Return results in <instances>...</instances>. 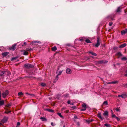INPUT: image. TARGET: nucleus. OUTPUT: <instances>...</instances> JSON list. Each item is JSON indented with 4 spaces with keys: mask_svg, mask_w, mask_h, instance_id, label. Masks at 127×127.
<instances>
[{
    "mask_svg": "<svg viewBox=\"0 0 127 127\" xmlns=\"http://www.w3.org/2000/svg\"><path fill=\"white\" fill-rule=\"evenodd\" d=\"M74 118L75 119H78V118L76 116H74Z\"/></svg>",
    "mask_w": 127,
    "mask_h": 127,
    "instance_id": "obj_50",
    "label": "nucleus"
},
{
    "mask_svg": "<svg viewBox=\"0 0 127 127\" xmlns=\"http://www.w3.org/2000/svg\"><path fill=\"white\" fill-rule=\"evenodd\" d=\"M11 74L10 72L9 71H1L0 75V81L3 80V76H9Z\"/></svg>",
    "mask_w": 127,
    "mask_h": 127,
    "instance_id": "obj_1",
    "label": "nucleus"
},
{
    "mask_svg": "<svg viewBox=\"0 0 127 127\" xmlns=\"http://www.w3.org/2000/svg\"><path fill=\"white\" fill-rule=\"evenodd\" d=\"M125 76H127V73L125 74Z\"/></svg>",
    "mask_w": 127,
    "mask_h": 127,
    "instance_id": "obj_59",
    "label": "nucleus"
},
{
    "mask_svg": "<svg viewBox=\"0 0 127 127\" xmlns=\"http://www.w3.org/2000/svg\"><path fill=\"white\" fill-rule=\"evenodd\" d=\"M27 44V43L26 42H24V44L22 45L23 46H25V45Z\"/></svg>",
    "mask_w": 127,
    "mask_h": 127,
    "instance_id": "obj_43",
    "label": "nucleus"
},
{
    "mask_svg": "<svg viewBox=\"0 0 127 127\" xmlns=\"http://www.w3.org/2000/svg\"><path fill=\"white\" fill-rule=\"evenodd\" d=\"M112 117L113 118H115L116 116V115H115L113 114L112 115Z\"/></svg>",
    "mask_w": 127,
    "mask_h": 127,
    "instance_id": "obj_47",
    "label": "nucleus"
},
{
    "mask_svg": "<svg viewBox=\"0 0 127 127\" xmlns=\"http://www.w3.org/2000/svg\"><path fill=\"white\" fill-rule=\"evenodd\" d=\"M57 114L61 118H63V117L62 115L61 114V113H58Z\"/></svg>",
    "mask_w": 127,
    "mask_h": 127,
    "instance_id": "obj_25",
    "label": "nucleus"
},
{
    "mask_svg": "<svg viewBox=\"0 0 127 127\" xmlns=\"http://www.w3.org/2000/svg\"><path fill=\"white\" fill-rule=\"evenodd\" d=\"M69 94H67L64 95V96L65 97H68L69 96Z\"/></svg>",
    "mask_w": 127,
    "mask_h": 127,
    "instance_id": "obj_41",
    "label": "nucleus"
},
{
    "mask_svg": "<svg viewBox=\"0 0 127 127\" xmlns=\"http://www.w3.org/2000/svg\"><path fill=\"white\" fill-rule=\"evenodd\" d=\"M51 50L53 51H55L57 49V47L55 46L51 48Z\"/></svg>",
    "mask_w": 127,
    "mask_h": 127,
    "instance_id": "obj_19",
    "label": "nucleus"
},
{
    "mask_svg": "<svg viewBox=\"0 0 127 127\" xmlns=\"http://www.w3.org/2000/svg\"><path fill=\"white\" fill-rule=\"evenodd\" d=\"M27 51H31L32 50V49L31 48H27L26 49Z\"/></svg>",
    "mask_w": 127,
    "mask_h": 127,
    "instance_id": "obj_27",
    "label": "nucleus"
},
{
    "mask_svg": "<svg viewBox=\"0 0 127 127\" xmlns=\"http://www.w3.org/2000/svg\"><path fill=\"white\" fill-rule=\"evenodd\" d=\"M104 125L106 127H111L110 125L109 124H105Z\"/></svg>",
    "mask_w": 127,
    "mask_h": 127,
    "instance_id": "obj_30",
    "label": "nucleus"
},
{
    "mask_svg": "<svg viewBox=\"0 0 127 127\" xmlns=\"http://www.w3.org/2000/svg\"><path fill=\"white\" fill-rule=\"evenodd\" d=\"M40 119L42 120V121H47V119L45 118L44 117H41L40 118Z\"/></svg>",
    "mask_w": 127,
    "mask_h": 127,
    "instance_id": "obj_18",
    "label": "nucleus"
},
{
    "mask_svg": "<svg viewBox=\"0 0 127 127\" xmlns=\"http://www.w3.org/2000/svg\"><path fill=\"white\" fill-rule=\"evenodd\" d=\"M118 96L119 97H121L122 98H125L127 97V95L126 94H123L122 95H118Z\"/></svg>",
    "mask_w": 127,
    "mask_h": 127,
    "instance_id": "obj_5",
    "label": "nucleus"
},
{
    "mask_svg": "<svg viewBox=\"0 0 127 127\" xmlns=\"http://www.w3.org/2000/svg\"><path fill=\"white\" fill-rule=\"evenodd\" d=\"M16 44H14L10 48V49L11 50L14 51L16 48Z\"/></svg>",
    "mask_w": 127,
    "mask_h": 127,
    "instance_id": "obj_8",
    "label": "nucleus"
},
{
    "mask_svg": "<svg viewBox=\"0 0 127 127\" xmlns=\"http://www.w3.org/2000/svg\"><path fill=\"white\" fill-rule=\"evenodd\" d=\"M100 39L98 37L97 38V42L96 44H95V46L96 47H98L100 45Z\"/></svg>",
    "mask_w": 127,
    "mask_h": 127,
    "instance_id": "obj_3",
    "label": "nucleus"
},
{
    "mask_svg": "<svg viewBox=\"0 0 127 127\" xmlns=\"http://www.w3.org/2000/svg\"><path fill=\"white\" fill-rule=\"evenodd\" d=\"M62 71H60L58 73V75H61V74H62Z\"/></svg>",
    "mask_w": 127,
    "mask_h": 127,
    "instance_id": "obj_37",
    "label": "nucleus"
},
{
    "mask_svg": "<svg viewBox=\"0 0 127 127\" xmlns=\"http://www.w3.org/2000/svg\"><path fill=\"white\" fill-rule=\"evenodd\" d=\"M23 95V94L22 92H19L18 93V96H20Z\"/></svg>",
    "mask_w": 127,
    "mask_h": 127,
    "instance_id": "obj_29",
    "label": "nucleus"
},
{
    "mask_svg": "<svg viewBox=\"0 0 127 127\" xmlns=\"http://www.w3.org/2000/svg\"><path fill=\"white\" fill-rule=\"evenodd\" d=\"M125 31L126 33H127V29H125Z\"/></svg>",
    "mask_w": 127,
    "mask_h": 127,
    "instance_id": "obj_56",
    "label": "nucleus"
},
{
    "mask_svg": "<svg viewBox=\"0 0 127 127\" xmlns=\"http://www.w3.org/2000/svg\"><path fill=\"white\" fill-rule=\"evenodd\" d=\"M90 122H92L93 121H94V120L93 119H92L90 120Z\"/></svg>",
    "mask_w": 127,
    "mask_h": 127,
    "instance_id": "obj_57",
    "label": "nucleus"
},
{
    "mask_svg": "<svg viewBox=\"0 0 127 127\" xmlns=\"http://www.w3.org/2000/svg\"><path fill=\"white\" fill-rule=\"evenodd\" d=\"M117 48L116 47H114V50L116 49Z\"/></svg>",
    "mask_w": 127,
    "mask_h": 127,
    "instance_id": "obj_58",
    "label": "nucleus"
},
{
    "mask_svg": "<svg viewBox=\"0 0 127 127\" xmlns=\"http://www.w3.org/2000/svg\"><path fill=\"white\" fill-rule=\"evenodd\" d=\"M17 57H13L11 59V61H12L14 60H16L17 59Z\"/></svg>",
    "mask_w": 127,
    "mask_h": 127,
    "instance_id": "obj_28",
    "label": "nucleus"
},
{
    "mask_svg": "<svg viewBox=\"0 0 127 127\" xmlns=\"http://www.w3.org/2000/svg\"><path fill=\"white\" fill-rule=\"evenodd\" d=\"M103 104H105V105H108V102L107 101H105L103 103Z\"/></svg>",
    "mask_w": 127,
    "mask_h": 127,
    "instance_id": "obj_31",
    "label": "nucleus"
},
{
    "mask_svg": "<svg viewBox=\"0 0 127 127\" xmlns=\"http://www.w3.org/2000/svg\"><path fill=\"white\" fill-rule=\"evenodd\" d=\"M39 42H40V41H36L33 42H32V43H39Z\"/></svg>",
    "mask_w": 127,
    "mask_h": 127,
    "instance_id": "obj_34",
    "label": "nucleus"
},
{
    "mask_svg": "<svg viewBox=\"0 0 127 127\" xmlns=\"http://www.w3.org/2000/svg\"><path fill=\"white\" fill-rule=\"evenodd\" d=\"M89 53L91 54L93 56H97L96 54L95 53H94V52H89Z\"/></svg>",
    "mask_w": 127,
    "mask_h": 127,
    "instance_id": "obj_20",
    "label": "nucleus"
},
{
    "mask_svg": "<svg viewBox=\"0 0 127 127\" xmlns=\"http://www.w3.org/2000/svg\"><path fill=\"white\" fill-rule=\"evenodd\" d=\"M45 110L46 111H48L49 112L53 113L54 112V111L52 109H45Z\"/></svg>",
    "mask_w": 127,
    "mask_h": 127,
    "instance_id": "obj_11",
    "label": "nucleus"
},
{
    "mask_svg": "<svg viewBox=\"0 0 127 127\" xmlns=\"http://www.w3.org/2000/svg\"><path fill=\"white\" fill-rule=\"evenodd\" d=\"M70 104H71V105H73L74 104L73 103H70Z\"/></svg>",
    "mask_w": 127,
    "mask_h": 127,
    "instance_id": "obj_62",
    "label": "nucleus"
},
{
    "mask_svg": "<svg viewBox=\"0 0 127 127\" xmlns=\"http://www.w3.org/2000/svg\"><path fill=\"white\" fill-rule=\"evenodd\" d=\"M115 109L117 112L119 111L120 113V110L118 108H116Z\"/></svg>",
    "mask_w": 127,
    "mask_h": 127,
    "instance_id": "obj_33",
    "label": "nucleus"
},
{
    "mask_svg": "<svg viewBox=\"0 0 127 127\" xmlns=\"http://www.w3.org/2000/svg\"><path fill=\"white\" fill-rule=\"evenodd\" d=\"M1 95H0V100H1Z\"/></svg>",
    "mask_w": 127,
    "mask_h": 127,
    "instance_id": "obj_60",
    "label": "nucleus"
},
{
    "mask_svg": "<svg viewBox=\"0 0 127 127\" xmlns=\"http://www.w3.org/2000/svg\"><path fill=\"white\" fill-rule=\"evenodd\" d=\"M26 94H28V95H29V94L28 93H26Z\"/></svg>",
    "mask_w": 127,
    "mask_h": 127,
    "instance_id": "obj_63",
    "label": "nucleus"
},
{
    "mask_svg": "<svg viewBox=\"0 0 127 127\" xmlns=\"http://www.w3.org/2000/svg\"><path fill=\"white\" fill-rule=\"evenodd\" d=\"M20 124V123L19 122H18L17 123V125L19 126Z\"/></svg>",
    "mask_w": 127,
    "mask_h": 127,
    "instance_id": "obj_42",
    "label": "nucleus"
},
{
    "mask_svg": "<svg viewBox=\"0 0 127 127\" xmlns=\"http://www.w3.org/2000/svg\"><path fill=\"white\" fill-rule=\"evenodd\" d=\"M77 125L79 126H80V123L79 122H78L77 123Z\"/></svg>",
    "mask_w": 127,
    "mask_h": 127,
    "instance_id": "obj_52",
    "label": "nucleus"
},
{
    "mask_svg": "<svg viewBox=\"0 0 127 127\" xmlns=\"http://www.w3.org/2000/svg\"><path fill=\"white\" fill-rule=\"evenodd\" d=\"M103 62L102 61H99L98 62V63L99 64H101Z\"/></svg>",
    "mask_w": 127,
    "mask_h": 127,
    "instance_id": "obj_45",
    "label": "nucleus"
},
{
    "mask_svg": "<svg viewBox=\"0 0 127 127\" xmlns=\"http://www.w3.org/2000/svg\"><path fill=\"white\" fill-rule=\"evenodd\" d=\"M66 72L68 74H70L71 72V70L69 68L67 69L66 70Z\"/></svg>",
    "mask_w": 127,
    "mask_h": 127,
    "instance_id": "obj_10",
    "label": "nucleus"
},
{
    "mask_svg": "<svg viewBox=\"0 0 127 127\" xmlns=\"http://www.w3.org/2000/svg\"><path fill=\"white\" fill-rule=\"evenodd\" d=\"M85 42L88 43H91V41L88 39H87L85 40Z\"/></svg>",
    "mask_w": 127,
    "mask_h": 127,
    "instance_id": "obj_22",
    "label": "nucleus"
},
{
    "mask_svg": "<svg viewBox=\"0 0 127 127\" xmlns=\"http://www.w3.org/2000/svg\"><path fill=\"white\" fill-rule=\"evenodd\" d=\"M83 39H80V41H83Z\"/></svg>",
    "mask_w": 127,
    "mask_h": 127,
    "instance_id": "obj_61",
    "label": "nucleus"
},
{
    "mask_svg": "<svg viewBox=\"0 0 127 127\" xmlns=\"http://www.w3.org/2000/svg\"><path fill=\"white\" fill-rule=\"evenodd\" d=\"M122 7H121L120 6L118 7L116 10L117 12H120V10L122 9Z\"/></svg>",
    "mask_w": 127,
    "mask_h": 127,
    "instance_id": "obj_16",
    "label": "nucleus"
},
{
    "mask_svg": "<svg viewBox=\"0 0 127 127\" xmlns=\"http://www.w3.org/2000/svg\"><path fill=\"white\" fill-rule=\"evenodd\" d=\"M124 86L125 87L127 88V83L124 84Z\"/></svg>",
    "mask_w": 127,
    "mask_h": 127,
    "instance_id": "obj_46",
    "label": "nucleus"
},
{
    "mask_svg": "<svg viewBox=\"0 0 127 127\" xmlns=\"http://www.w3.org/2000/svg\"><path fill=\"white\" fill-rule=\"evenodd\" d=\"M4 103V102L3 100L0 101V106L3 105Z\"/></svg>",
    "mask_w": 127,
    "mask_h": 127,
    "instance_id": "obj_21",
    "label": "nucleus"
},
{
    "mask_svg": "<svg viewBox=\"0 0 127 127\" xmlns=\"http://www.w3.org/2000/svg\"><path fill=\"white\" fill-rule=\"evenodd\" d=\"M24 66L26 68L28 69L30 68L33 67V66L32 65L29 64H26L24 65Z\"/></svg>",
    "mask_w": 127,
    "mask_h": 127,
    "instance_id": "obj_2",
    "label": "nucleus"
},
{
    "mask_svg": "<svg viewBox=\"0 0 127 127\" xmlns=\"http://www.w3.org/2000/svg\"><path fill=\"white\" fill-rule=\"evenodd\" d=\"M65 108H62V109H61V110H64L65 109Z\"/></svg>",
    "mask_w": 127,
    "mask_h": 127,
    "instance_id": "obj_54",
    "label": "nucleus"
},
{
    "mask_svg": "<svg viewBox=\"0 0 127 127\" xmlns=\"http://www.w3.org/2000/svg\"><path fill=\"white\" fill-rule=\"evenodd\" d=\"M86 122H87L88 124H89L90 122V120H86Z\"/></svg>",
    "mask_w": 127,
    "mask_h": 127,
    "instance_id": "obj_40",
    "label": "nucleus"
},
{
    "mask_svg": "<svg viewBox=\"0 0 127 127\" xmlns=\"http://www.w3.org/2000/svg\"><path fill=\"white\" fill-rule=\"evenodd\" d=\"M51 125L52 126H54L55 125L52 122H51Z\"/></svg>",
    "mask_w": 127,
    "mask_h": 127,
    "instance_id": "obj_51",
    "label": "nucleus"
},
{
    "mask_svg": "<svg viewBox=\"0 0 127 127\" xmlns=\"http://www.w3.org/2000/svg\"><path fill=\"white\" fill-rule=\"evenodd\" d=\"M9 53L8 52H6L2 53V55L4 57H5Z\"/></svg>",
    "mask_w": 127,
    "mask_h": 127,
    "instance_id": "obj_13",
    "label": "nucleus"
},
{
    "mask_svg": "<svg viewBox=\"0 0 127 127\" xmlns=\"http://www.w3.org/2000/svg\"><path fill=\"white\" fill-rule=\"evenodd\" d=\"M11 104H7V105H6L5 106L7 107H9L10 106H11Z\"/></svg>",
    "mask_w": 127,
    "mask_h": 127,
    "instance_id": "obj_36",
    "label": "nucleus"
},
{
    "mask_svg": "<svg viewBox=\"0 0 127 127\" xmlns=\"http://www.w3.org/2000/svg\"><path fill=\"white\" fill-rule=\"evenodd\" d=\"M97 116L101 120H103V118L101 116V113H99L97 115Z\"/></svg>",
    "mask_w": 127,
    "mask_h": 127,
    "instance_id": "obj_9",
    "label": "nucleus"
},
{
    "mask_svg": "<svg viewBox=\"0 0 127 127\" xmlns=\"http://www.w3.org/2000/svg\"><path fill=\"white\" fill-rule=\"evenodd\" d=\"M126 33L125 31V30H123L121 32V34L122 35H123L125 34V33Z\"/></svg>",
    "mask_w": 127,
    "mask_h": 127,
    "instance_id": "obj_23",
    "label": "nucleus"
},
{
    "mask_svg": "<svg viewBox=\"0 0 127 127\" xmlns=\"http://www.w3.org/2000/svg\"><path fill=\"white\" fill-rule=\"evenodd\" d=\"M121 60H127V58L126 57H124L122 58Z\"/></svg>",
    "mask_w": 127,
    "mask_h": 127,
    "instance_id": "obj_32",
    "label": "nucleus"
},
{
    "mask_svg": "<svg viewBox=\"0 0 127 127\" xmlns=\"http://www.w3.org/2000/svg\"><path fill=\"white\" fill-rule=\"evenodd\" d=\"M8 119V118L7 117L5 116L1 120V122L3 123H5L7 121Z\"/></svg>",
    "mask_w": 127,
    "mask_h": 127,
    "instance_id": "obj_6",
    "label": "nucleus"
},
{
    "mask_svg": "<svg viewBox=\"0 0 127 127\" xmlns=\"http://www.w3.org/2000/svg\"><path fill=\"white\" fill-rule=\"evenodd\" d=\"M58 76L59 75H57L56 77V78L57 79V80H58V79L59 78Z\"/></svg>",
    "mask_w": 127,
    "mask_h": 127,
    "instance_id": "obj_48",
    "label": "nucleus"
},
{
    "mask_svg": "<svg viewBox=\"0 0 127 127\" xmlns=\"http://www.w3.org/2000/svg\"><path fill=\"white\" fill-rule=\"evenodd\" d=\"M16 127H19V126H17H17Z\"/></svg>",
    "mask_w": 127,
    "mask_h": 127,
    "instance_id": "obj_64",
    "label": "nucleus"
},
{
    "mask_svg": "<svg viewBox=\"0 0 127 127\" xmlns=\"http://www.w3.org/2000/svg\"><path fill=\"white\" fill-rule=\"evenodd\" d=\"M115 118L118 121H119L120 120L119 118H118L117 117H116Z\"/></svg>",
    "mask_w": 127,
    "mask_h": 127,
    "instance_id": "obj_44",
    "label": "nucleus"
},
{
    "mask_svg": "<svg viewBox=\"0 0 127 127\" xmlns=\"http://www.w3.org/2000/svg\"><path fill=\"white\" fill-rule=\"evenodd\" d=\"M41 85L43 87H44L46 85V84L44 83H42L41 84Z\"/></svg>",
    "mask_w": 127,
    "mask_h": 127,
    "instance_id": "obj_35",
    "label": "nucleus"
},
{
    "mask_svg": "<svg viewBox=\"0 0 127 127\" xmlns=\"http://www.w3.org/2000/svg\"><path fill=\"white\" fill-rule=\"evenodd\" d=\"M11 112V111H9L8 112H7V111H5L4 112V113H6V114H8L9 113H10Z\"/></svg>",
    "mask_w": 127,
    "mask_h": 127,
    "instance_id": "obj_38",
    "label": "nucleus"
},
{
    "mask_svg": "<svg viewBox=\"0 0 127 127\" xmlns=\"http://www.w3.org/2000/svg\"><path fill=\"white\" fill-rule=\"evenodd\" d=\"M9 92L7 90L3 92L2 94V97L4 98H5L6 96L8 94Z\"/></svg>",
    "mask_w": 127,
    "mask_h": 127,
    "instance_id": "obj_4",
    "label": "nucleus"
},
{
    "mask_svg": "<svg viewBox=\"0 0 127 127\" xmlns=\"http://www.w3.org/2000/svg\"><path fill=\"white\" fill-rule=\"evenodd\" d=\"M118 82L117 81H112L111 82H107V83L108 84H115L117 83Z\"/></svg>",
    "mask_w": 127,
    "mask_h": 127,
    "instance_id": "obj_15",
    "label": "nucleus"
},
{
    "mask_svg": "<svg viewBox=\"0 0 127 127\" xmlns=\"http://www.w3.org/2000/svg\"><path fill=\"white\" fill-rule=\"evenodd\" d=\"M113 24V23L112 22H110L109 24V25L110 26H111Z\"/></svg>",
    "mask_w": 127,
    "mask_h": 127,
    "instance_id": "obj_39",
    "label": "nucleus"
},
{
    "mask_svg": "<svg viewBox=\"0 0 127 127\" xmlns=\"http://www.w3.org/2000/svg\"><path fill=\"white\" fill-rule=\"evenodd\" d=\"M116 55L117 56H118L119 57H121L122 56V54L120 52H119L117 53L116 54Z\"/></svg>",
    "mask_w": 127,
    "mask_h": 127,
    "instance_id": "obj_17",
    "label": "nucleus"
},
{
    "mask_svg": "<svg viewBox=\"0 0 127 127\" xmlns=\"http://www.w3.org/2000/svg\"><path fill=\"white\" fill-rule=\"evenodd\" d=\"M82 109H81V111H84L87 108L86 105L85 103H83L82 105Z\"/></svg>",
    "mask_w": 127,
    "mask_h": 127,
    "instance_id": "obj_7",
    "label": "nucleus"
},
{
    "mask_svg": "<svg viewBox=\"0 0 127 127\" xmlns=\"http://www.w3.org/2000/svg\"><path fill=\"white\" fill-rule=\"evenodd\" d=\"M71 102H70V101L69 100H68L67 101V103L68 104H70Z\"/></svg>",
    "mask_w": 127,
    "mask_h": 127,
    "instance_id": "obj_49",
    "label": "nucleus"
},
{
    "mask_svg": "<svg viewBox=\"0 0 127 127\" xmlns=\"http://www.w3.org/2000/svg\"><path fill=\"white\" fill-rule=\"evenodd\" d=\"M108 18L110 19L111 20H113V18H114V16H110L108 17Z\"/></svg>",
    "mask_w": 127,
    "mask_h": 127,
    "instance_id": "obj_24",
    "label": "nucleus"
},
{
    "mask_svg": "<svg viewBox=\"0 0 127 127\" xmlns=\"http://www.w3.org/2000/svg\"><path fill=\"white\" fill-rule=\"evenodd\" d=\"M76 108V106H74L72 107V108H73V109H75Z\"/></svg>",
    "mask_w": 127,
    "mask_h": 127,
    "instance_id": "obj_53",
    "label": "nucleus"
},
{
    "mask_svg": "<svg viewBox=\"0 0 127 127\" xmlns=\"http://www.w3.org/2000/svg\"><path fill=\"white\" fill-rule=\"evenodd\" d=\"M127 45V44L126 43H124L123 44H122L121 45H120L119 47V48H124Z\"/></svg>",
    "mask_w": 127,
    "mask_h": 127,
    "instance_id": "obj_12",
    "label": "nucleus"
},
{
    "mask_svg": "<svg viewBox=\"0 0 127 127\" xmlns=\"http://www.w3.org/2000/svg\"><path fill=\"white\" fill-rule=\"evenodd\" d=\"M103 115L106 117H108V112L107 111H105L103 114Z\"/></svg>",
    "mask_w": 127,
    "mask_h": 127,
    "instance_id": "obj_14",
    "label": "nucleus"
},
{
    "mask_svg": "<svg viewBox=\"0 0 127 127\" xmlns=\"http://www.w3.org/2000/svg\"><path fill=\"white\" fill-rule=\"evenodd\" d=\"M29 95H30L31 96H34V95L33 94H29Z\"/></svg>",
    "mask_w": 127,
    "mask_h": 127,
    "instance_id": "obj_55",
    "label": "nucleus"
},
{
    "mask_svg": "<svg viewBox=\"0 0 127 127\" xmlns=\"http://www.w3.org/2000/svg\"><path fill=\"white\" fill-rule=\"evenodd\" d=\"M28 54V52L25 51H24L23 53V54L24 55H27Z\"/></svg>",
    "mask_w": 127,
    "mask_h": 127,
    "instance_id": "obj_26",
    "label": "nucleus"
}]
</instances>
